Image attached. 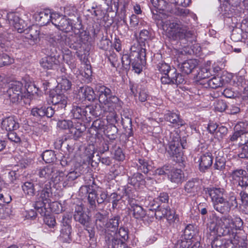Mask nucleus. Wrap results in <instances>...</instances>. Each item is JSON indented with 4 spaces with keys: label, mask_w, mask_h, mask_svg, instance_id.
Returning <instances> with one entry per match:
<instances>
[{
    "label": "nucleus",
    "mask_w": 248,
    "mask_h": 248,
    "mask_svg": "<svg viewBox=\"0 0 248 248\" xmlns=\"http://www.w3.org/2000/svg\"><path fill=\"white\" fill-rule=\"evenodd\" d=\"M150 2L153 7L151 8V10L153 15L157 14L158 11H164L167 8V3L164 0H150Z\"/></svg>",
    "instance_id": "2f4dec72"
},
{
    "label": "nucleus",
    "mask_w": 248,
    "mask_h": 248,
    "mask_svg": "<svg viewBox=\"0 0 248 248\" xmlns=\"http://www.w3.org/2000/svg\"><path fill=\"white\" fill-rule=\"evenodd\" d=\"M186 145V140H181L177 133H170V140L166 150L167 153L174 160L176 158L177 161H180L183 155L182 149H185Z\"/></svg>",
    "instance_id": "7ed1b4c3"
},
{
    "label": "nucleus",
    "mask_w": 248,
    "mask_h": 248,
    "mask_svg": "<svg viewBox=\"0 0 248 248\" xmlns=\"http://www.w3.org/2000/svg\"><path fill=\"white\" fill-rule=\"evenodd\" d=\"M111 236L110 238H115L117 239H120L119 237H121V240H123L124 242H125L128 238V234L127 230L126 229L121 227L119 229V232L118 233L115 232L113 235L110 234Z\"/></svg>",
    "instance_id": "49530a36"
},
{
    "label": "nucleus",
    "mask_w": 248,
    "mask_h": 248,
    "mask_svg": "<svg viewBox=\"0 0 248 248\" xmlns=\"http://www.w3.org/2000/svg\"><path fill=\"white\" fill-rule=\"evenodd\" d=\"M201 181L197 178H192L187 181L184 186L186 192L195 195L201 190Z\"/></svg>",
    "instance_id": "2eb2a0df"
},
{
    "label": "nucleus",
    "mask_w": 248,
    "mask_h": 248,
    "mask_svg": "<svg viewBox=\"0 0 248 248\" xmlns=\"http://www.w3.org/2000/svg\"><path fill=\"white\" fill-rule=\"evenodd\" d=\"M105 123L101 119H96L94 121L91 126V129L94 130H102L105 129Z\"/></svg>",
    "instance_id": "4d7b16f0"
},
{
    "label": "nucleus",
    "mask_w": 248,
    "mask_h": 248,
    "mask_svg": "<svg viewBox=\"0 0 248 248\" xmlns=\"http://www.w3.org/2000/svg\"><path fill=\"white\" fill-rule=\"evenodd\" d=\"M128 183L133 185L135 188H140L144 185L145 180L142 174L136 172L129 176Z\"/></svg>",
    "instance_id": "a878e982"
},
{
    "label": "nucleus",
    "mask_w": 248,
    "mask_h": 248,
    "mask_svg": "<svg viewBox=\"0 0 248 248\" xmlns=\"http://www.w3.org/2000/svg\"><path fill=\"white\" fill-rule=\"evenodd\" d=\"M120 217L116 216L109 219V221L106 223L105 227L108 232H111L113 234L118 230Z\"/></svg>",
    "instance_id": "72a5a7b5"
},
{
    "label": "nucleus",
    "mask_w": 248,
    "mask_h": 248,
    "mask_svg": "<svg viewBox=\"0 0 248 248\" xmlns=\"http://www.w3.org/2000/svg\"><path fill=\"white\" fill-rule=\"evenodd\" d=\"M167 29L169 37L173 40L186 39L192 42L195 39V35L193 32L188 31L187 27L179 22H172L168 24Z\"/></svg>",
    "instance_id": "f03ea898"
},
{
    "label": "nucleus",
    "mask_w": 248,
    "mask_h": 248,
    "mask_svg": "<svg viewBox=\"0 0 248 248\" xmlns=\"http://www.w3.org/2000/svg\"><path fill=\"white\" fill-rule=\"evenodd\" d=\"M59 171L52 165H49L40 169L38 175L40 178L51 179L54 183L55 178Z\"/></svg>",
    "instance_id": "ddd939ff"
},
{
    "label": "nucleus",
    "mask_w": 248,
    "mask_h": 248,
    "mask_svg": "<svg viewBox=\"0 0 248 248\" xmlns=\"http://www.w3.org/2000/svg\"><path fill=\"white\" fill-rule=\"evenodd\" d=\"M158 70L162 74L165 75L170 73L172 69L170 68V66L165 62H160L157 65Z\"/></svg>",
    "instance_id": "69168bd1"
},
{
    "label": "nucleus",
    "mask_w": 248,
    "mask_h": 248,
    "mask_svg": "<svg viewBox=\"0 0 248 248\" xmlns=\"http://www.w3.org/2000/svg\"><path fill=\"white\" fill-rule=\"evenodd\" d=\"M205 192L210 197L213 205L225 196V190L220 187H208L205 188Z\"/></svg>",
    "instance_id": "f8f14e48"
},
{
    "label": "nucleus",
    "mask_w": 248,
    "mask_h": 248,
    "mask_svg": "<svg viewBox=\"0 0 248 248\" xmlns=\"http://www.w3.org/2000/svg\"><path fill=\"white\" fill-rule=\"evenodd\" d=\"M51 102L54 105V110L55 109L64 108L67 104V97L62 94H56L52 97Z\"/></svg>",
    "instance_id": "4be33fe9"
},
{
    "label": "nucleus",
    "mask_w": 248,
    "mask_h": 248,
    "mask_svg": "<svg viewBox=\"0 0 248 248\" xmlns=\"http://www.w3.org/2000/svg\"><path fill=\"white\" fill-rule=\"evenodd\" d=\"M7 18L9 23L11 25L15 27L16 24H18L21 20L19 18L18 16L14 13H11L8 15Z\"/></svg>",
    "instance_id": "e2e57ef3"
},
{
    "label": "nucleus",
    "mask_w": 248,
    "mask_h": 248,
    "mask_svg": "<svg viewBox=\"0 0 248 248\" xmlns=\"http://www.w3.org/2000/svg\"><path fill=\"white\" fill-rule=\"evenodd\" d=\"M242 220L240 217L232 218L230 216L216 217L215 221L210 223L208 227L211 232L219 236H228L229 239H235L239 236L237 231L243 226Z\"/></svg>",
    "instance_id": "f257e3e1"
},
{
    "label": "nucleus",
    "mask_w": 248,
    "mask_h": 248,
    "mask_svg": "<svg viewBox=\"0 0 248 248\" xmlns=\"http://www.w3.org/2000/svg\"><path fill=\"white\" fill-rule=\"evenodd\" d=\"M169 179L177 185L181 184L184 179V173L180 169H172L168 175Z\"/></svg>",
    "instance_id": "b1692460"
},
{
    "label": "nucleus",
    "mask_w": 248,
    "mask_h": 248,
    "mask_svg": "<svg viewBox=\"0 0 248 248\" xmlns=\"http://www.w3.org/2000/svg\"><path fill=\"white\" fill-rule=\"evenodd\" d=\"M1 125L3 129L10 132L16 130L19 127L18 123L12 116L5 118L1 123Z\"/></svg>",
    "instance_id": "393cba45"
},
{
    "label": "nucleus",
    "mask_w": 248,
    "mask_h": 248,
    "mask_svg": "<svg viewBox=\"0 0 248 248\" xmlns=\"http://www.w3.org/2000/svg\"><path fill=\"white\" fill-rule=\"evenodd\" d=\"M95 223L96 228L100 230H103L106 226V218L105 216L100 212H97L94 216Z\"/></svg>",
    "instance_id": "a19ab883"
},
{
    "label": "nucleus",
    "mask_w": 248,
    "mask_h": 248,
    "mask_svg": "<svg viewBox=\"0 0 248 248\" xmlns=\"http://www.w3.org/2000/svg\"><path fill=\"white\" fill-rule=\"evenodd\" d=\"M53 13L49 10H45L34 14L33 17L36 21L41 26H45L49 23H52Z\"/></svg>",
    "instance_id": "4468645a"
},
{
    "label": "nucleus",
    "mask_w": 248,
    "mask_h": 248,
    "mask_svg": "<svg viewBox=\"0 0 248 248\" xmlns=\"http://www.w3.org/2000/svg\"><path fill=\"white\" fill-rule=\"evenodd\" d=\"M43 33L46 38L52 40V42L59 44L61 46L67 45L71 48L78 50V51H81V47L83 46V45H85L86 41H87L88 39V36L86 33H84L83 35L81 34L79 37L80 43L78 44L75 43V44H74L68 42L67 39H69V38H67L66 35L62 36L59 33H55L54 34L53 33L46 32V31Z\"/></svg>",
    "instance_id": "20e7f679"
},
{
    "label": "nucleus",
    "mask_w": 248,
    "mask_h": 248,
    "mask_svg": "<svg viewBox=\"0 0 248 248\" xmlns=\"http://www.w3.org/2000/svg\"><path fill=\"white\" fill-rule=\"evenodd\" d=\"M38 185L42 189L38 191V193L37 196L39 197L37 198L48 202L49 198L51 197L52 195L49 183L47 182L45 184L42 182H39Z\"/></svg>",
    "instance_id": "a211bd4d"
},
{
    "label": "nucleus",
    "mask_w": 248,
    "mask_h": 248,
    "mask_svg": "<svg viewBox=\"0 0 248 248\" xmlns=\"http://www.w3.org/2000/svg\"><path fill=\"white\" fill-rule=\"evenodd\" d=\"M131 92L133 94L139 92V100L142 102H145L148 97V94L145 90L142 89L141 85H133L131 87Z\"/></svg>",
    "instance_id": "58836bf2"
},
{
    "label": "nucleus",
    "mask_w": 248,
    "mask_h": 248,
    "mask_svg": "<svg viewBox=\"0 0 248 248\" xmlns=\"http://www.w3.org/2000/svg\"><path fill=\"white\" fill-rule=\"evenodd\" d=\"M213 157L210 153L202 155L199 160V170L201 172H205L209 169L213 164Z\"/></svg>",
    "instance_id": "412c9836"
},
{
    "label": "nucleus",
    "mask_w": 248,
    "mask_h": 248,
    "mask_svg": "<svg viewBox=\"0 0 248 248\" xmlns=\"http://www.w3.org/2000/svg\"><path fill=\"white\" fill-rule=\"evenodd\" d=\"M54 113L55 110H54V108H52L51 107H48L47 108L37 107L32 108L31 110V115L38 119L44 116L51 118Z\"/></svg>",
    "instance_id": "dca6fc26"
},
{
    "label": "nucleus",
    "mask_w": 248,
    "mask_h": 248,
    "mask_svg": "<svg viewBox=\"0 0 248 248\" xmlns=\"http://www.w3.org/2000/svg\"><path fill=\"white\" fill-rule=\"evenodd\" d=\"M118 132V128L114 125H109L107 129V136L110 139H115L116 138V134Z\"/></svg>",
    "instance_id": "680f3d73"
},
{
    "label": "nucleus",
    "mask_w": 248,
    "mask_h": 248,
    "mask_svg": "<svg viewBox=\"0 0 248 248\" xmlns=\"http://www.w3.org/2000/svg\"><path fill=\"white\" fill-rule=\"evenodd\" d=\"M71 117L76 119H83L87 116L86 107H81L77 103H74L71 110Z\"/></svg>",
    "instance_id": "5701e85b"
},
{
    "label": "nucleus",
    "mask_w": 248,
    "mask_h": 248,
    "mask_svg": "<svg viewBox=\"0 0 248 248\" xmlns=\"http://www.w3.org/2000/svg\"><path fill=\"white\" fill-rule=\"evenodd\" d=\"M58 59V56L50 55L42 59L40 63L44 69H52L59 64Z\"/></svg>",
    "instance_id": "6ab92c4d"
},
{
    "label": "nucleus",
    "mask_w": 248,
    "mask_h": 248,
    "mask_svg": "<svg viewBox=\"0 0 248 248\" xmlns=\"http://www.w3.org/2000/svg\"><path fill=\"white\" fill-rule=\"evenodd\" d=\"M122 102L115 95H113L102 105L103 112L108 113L106 115L108 120L113 122H117L118 116L115 109L119 110L122 107Z\"/></svg>",
    "instance_id": "423d86ee"
},
{
    "label": "nucleus",
    "mask_w": 248,
    "mask_h": 248,
    "mask_svg": "<svg viewBox=\"0 0 248 248\" xmlns=\"http://www.w3.org/2000/svg\"><path fill=\"white\" fill-rule=\"evenodd\" d=\"M22 83L19 81L11 84L6 93L4 94L5 100L12 103L17 102L22 97Z\"/></svg>",
    "instance_id": "6e6552de"
},
{
    "label": "nucleus",
    "mask_w": 248,
    "mask_h": 248,
    "mask_svg": "<svg viewBox=\"0 0 248 248\" xmlns=\"http://www.w3.org/2000/svg\"><path fill=\"white\" fill-rule=\"evenodd\" d=\"M73 123L72 121L70 120H62L59 121L57 123V126L62 129H69V131H70V128L73 125Z\"/></svg>",
    "instance_id": "052dcab7"
},
{
    "label": "nucleus",
    "mask_w": 248,
    "mask_h": 248,
    "mask_svg": "<svg viewBox=\"0 0 248 248\" xmlns=\"http://www.w3.org/2000/svg\"><path fill=\"white\" fill-rule=\"evenodd\" d=\"M237 246L241 247V248H246L244 238H241L240 236L236 237L235 239L228 238L224 248H235Z\"/></svg>",
    "instance_id": "cd10ccee"
},
{
    "label": "nucleus",
    "mask_w": 248,
    "mask_h": 248,
    "mask_svg": "<svg viewBox=\"0 0 248 248\" xmlns=\"http://www.w3.org/2000/svg\"><path fill=\"white\" fill-rule=\"evenodd\" d=\"M133 58H145L146 56V49L141 48L138 44H134L131 46L130 54H129Z\"/></svg>",
    "instance_id": "7c9ffc66"
},
{
    "label": "nucleus",
    "mask_w": 248,
    "mask_h": 248,
    "mask_svg": "<svg viewBox=\"0 0 248 248\" xmlns=\"http://www.w3.org/2000/svg\"><path fill=\"white\" fill-rule=\"evenodd\" d=\"M99 96L98 100L100 104L102 105L107 101L108 100L110 97L112 96V92L110 89L105 86L100 87L98 91Z\"/></svg>",
    "instance_id": "c756f323"
},
{
    "label": "nucleus",
    "mask_w": 248,
    "mask_h": 248,
    "mask_svg": "<svg viewBox=\"0 0 248 248\" xmlns=\"http://www.w3.org/2000/svg\"><path fill=\"white\" fill-rule=\"evenodd\" d=\"M176 71V69L175 68H172L171 70H170V73L168 74L164 75L161 78V81L162 83L166 84H172V78L171 77H173L172 74L174 73Z\"/></svg>",
    "instance_id": "bf43d9fd"
},
{
    "label": "nucleus",
    "mask_w": 248,
    "mask_h": 248,
    "mask_svg": "<svg viewBox=\"0 0 248 248\" xmlns=\"http://www.w3.org/2000/svg\"><path fill=\"white\" fill-rule=\"evenodd\" d=\"M197 64L198 62L196 60L190 59L181 63L180 65V69L182 72L187 75L192 72Z\"/></svg>",
    "instance_id": "bb28decb"
},
{
    "label": "nucleus",
    "mask_w": 248,
    "mask_h": 248,
    "mask_svg": "<svg viewBox=\"0 0 248 248\" xmlns=\"http://www.w3.org/2000/svg\"><path fill=\"white\" fill-rule=\"evenodd\" d=\"M227 240L221 237H216L211 243L213 248H224Z\"/></svg>",
    "instance_id": "603ef678"
},
{
    "label": "nucleus",
    "mask_w": 248,
    "mask_h": 248,
    "mask_svg": "<svg viewBox=\"0 0 248 248\" xmlns=\"http://www.w3.org/2000/svg\"><path fill=\"white\" fill-rule=\"evenodd\" d=\"M45 201L37 198V200L33 204L34 209L42 216L46 215V208Z\"/></svg>",
    "instance_id": "37998d69"
},
{
    "label": "nucleus",
    "mask_w": 248,
    "mask_h": 248,
    "mask_svg": "<svg viewBox=\"0 0 248 248\" xmlns=\"http://www.w3.org/2000/svg\"><path fill=\"white\" fill-rule=\"evenodd\" d=\"M24 32L26 34L25 38L32 41L37 40L39 35V31L36 27L34 26L30 27L26 29V31Z\"/></svg>",
    "instance_id": "79ce46f5"
},
{
    "label": "nucleus",
    "mask_w": 248,
    "mask_h": 248,
    "mask_svg": "<svg viewBox=\"0 0 248 248\" xmlns=\"http://www.w3.org/2000/svg\"><path fill=\"white\" fill-rule=\"evenodd\" d=\"M22 189L24 194L29 197H33L35 194L34 183L31 181H27L22 185Z\"/></svg>",
    "instance_id": "4c0bfd02"
},
{
    "label": "nucleus",
    "mask_w": 248,
    "mask_h": 248,
    "mask_svg": "<svg viewBox=\"0 0 248 248\" xmlns=\"http://www.w3.org/2000/svg\"><path fill=\"white\" fill-rule=\"evenodd\" d=\"M157 207V209L155 213L156 218H161L163 217H166L167 214L170 213V211L166 207L162 208L160 205H158Z\"/></svg>",
    "instance_id": "5fc2aeb1"
},
{
    "label": "nucleus",
    "mask_w": 248,
    "mask_h": 248,
    "mask_svg": "<svg viewBox=\"0 0 248 248\" xmlns=\"http://www.w3.org/2000/svg\"><path fill=\"white\" fill-rule=\"evenodd\" d=\"M151 163V161L147 159L140 158L137 163V170L144 173H147L152 169Z\"/></svg>",
    "instance_id": "f704fd0d"
},
{
    "label": "nucleus",
    "mask_w": 248,
    "mask_h": 248,
    "mask_svg": "<svg viewBox=\"0 0 248 248\" xmlns=\"http://www.w3.org/2000/svg\"><path fill=\"white\" fill-rule=\"evenodd\" d=\"M164 118L166 121L177 126H182L184 124V122L180 119L179 116L175 113L169 112L165 114Z\"/></svg>",
    "instance_id": "e433bc0d"
},
{
    "label": "nucleus",
    "mask_w": 248,
    "mask_h": 248,
    "mask_svg": "<svg viewBox=\"0 0 248 248\" xmlns=\"http://www.w3.org/2000/svg\"><path fill=\"white\" fill-rule=\"evenodd\" d=\"M43 159L46 163H50L55 161L56 159L55 155L52 150H46L42 155Z\"/></svg>",
    "instance_id": "8fccbe9b"
},
{
    "label": "nucleus",
    "mask_w": 248,
    "mask_h": 248,
    "mask_svg": "<svg viewBox=\"0 0 248 248\" xmlns=\"http://www.w3.org/2000/svg\"><path fill=\"white\" fill-rule=\"evenodd\" d=\"M106 241L108 242L109 248H129L123 240L121 239L110 238L108 236Z\"/></svg>",
    "instance_id": "c9c22d12"
},
{
    "label": "nucleus",
    "mask_w": 248,
    "mask_h": 248,
    "mask_svg": "<svg viewBox=\"0 0 248 248\" xmlns=\"http://www.w3.org/2000/svg\"><path fill=\"white\" fill-rule=\"evenodd\" d=\"M214 209L217 212L222 214H227L232 208H235L238 206L236 196L233 194L230 195L228 199L225 197L218 201L213 205Z\"/></svg>",
    "instance_id": "0eeeda50"
},
{
    "label": "nucleus",
    "mask_w": 248,
    "mask_h": 248,
    "mask_svg": "<svg viewBox=\"0 0 248 248\" xmlns=\"http://www.w3.org/2000/svg\"><path fill=\"white\" fill-rule=\"evenodd\" d=\"M86 129L85 125L80 122H74L70 128V134L75 140L81 138L84 134Z\"/></svg>",
    "instance_id": "aec40b11"
},
{
    "label": "nucleus",
    "mask_w": 248,
    "mask_h": 248,
    "mask_svg": "<svg viewBox=\"0 0 248 248\" xmlns=\"http://www.w3.org/2000/svg\"><path fill=\"white\" fill-rule=\"evenodd\" d=\"M74 218L76 221L79 222L83 226H88L89 225L90 218L83 212V207L81 205H76L75 206Z\"/></svg>",
    "instance_id": "f3484780"
},
{
    "label": "nucleus",
    "mask_w": 248,
    "mask_h": 248,
    "mask_svg": "<svg viewBox=\"0 0 248 248\" xmlns=\"http://www.w3.org/2000/svg\"><path fill=\"white\" fill-rule=\"evenodd\" d=\"M130 27L135 29H137V28H140V26L143 23L142 21L139 23V20L137 16L135 15H132L130 16Z\"/></svg>",
    "instance_id": "774afa93"
},
{
    "label": "nucleus",
    "mask_w": 248,
    "mask_h": 248,
    "mask_svg": "<svg viewBox=\"0 0 248 248\" xmlns=\"http://www.w3.org/2000/svg\"><path fill=\"white\" fill-rule=\"evenodd\" d=\"M87 116L88 115V112H89L92 116L95 117H99L102 115H107V112H104L102 105L97 106H86Z\"/></svg>",
    "instance_id": "473e14b6"
},
{
    "label": "nucleus",
    "mask_w": 248,
    "mask_h": 248,
    "mask_svg": "<svg viewBox=\"0 0 248 248\" xmlns=\"http://www.w3.org/2000/svg\"><path fill=\"white\" fill-rule=\"evenodd\" d=\"M79 95H82V98L88 101H93L95 99V94L93 88L85 86L80 88L78 92Z\"/></svg>",
    "instance_id": "c85d7f7f"
},
{
    "label": "nucleus",
    "mask_w": 248,
    "mask_h": 248,
    "mask_svg": "<svg viewBox=\"0 0 248 248\" xmlns=\"http://www.w3.org/2000/svg\"><path fill=\"white\" fill-rule=\"evenodd\" d=\"M145 58H134V60L132 62V66L134 70H135V72L140 73L141 71V65L142 64V61L144 60Z\"/></svg>",
    "instance_id": "6e6d98bb"
},
{
    "label": "nucleus",
    "mask_w": 248,
    "mask_h": 248,
    "mask_svg": "<svg viewBox=\"0 0 248 248\" xmlns=\"http://www.w3.org/2000/svg\"><path fill=\"white\" fill-rule=\"evenodd\" d=\"M97 189L93 188L90 193L88 194V202L90 204L91 208H95L96 207V201L97 202Z\"/></svg>",
    "instance_id": "de8ad7c7"
},
{
    "label": "nucleus",
    "mask_w": 248,
    "mask_h": 248,
    "mask_svg": "<svg viewBox=\"0 0 248 248\" xmlns=\"http://www.w3.org/2000/svg\"><path fill=\"white\" fill-rule=\"evenodd\" d=\"M52 24L59 30L66 32L73 29L71 21L65 16L57 13H53Z\"/></svg>",
    "instance_id": "1a4fd4ad"
},
{
    "label": "nucleus",
    "mask_w": 248,
    "mask_h": 248,
    "mask_svg": "<svg viewBox=\"0 0 248 248\" xmlns=\"http://www.w3.org/2000/svg\"><path fill=\"white\" fill-rule=\"evenodd\" d=\"M70 222L71 219L69 217L64 216L62 217L60 238L63 242L70 243L71 241L72 228Z\"/></svg>",
    "instance_id": "9b49d317"
},
{
    "label": "nucleus",
    "mask_w": 248,
    "mask_h": 248,
    "mask_svg": "<svg viewBox=\"0 0 248 248\" xmlns=\"http://www.w3.org/2000/svg\"><path fill=\"white\" fill-rule=\"evenodd\" d=\"M121 196L116 193H111L108 198L107 201L108 202H112V208H115L118 204V202L121 199Z\"/></svg>",
    "instance_id": "13d9d810"
},
{
    "label": "nucleus",
    "mask_w": 248,
    "mask_h": 248,
    "mask_svg": "<svg viewBox=\"0 0 248 248\" xmlns=\"http://www.w3.org/2000/svg\"><path fill=\"white\" fill-rule=\"evenodd\" d=\"M134 60V58L131 57L130 55L127 54H124L122 57V66L125 70H129L130 67V64Z\"/></svg>",
    "instance_id": "3c124183"
},
{
    "label": "nucleus",
    "mask_w": 248,
    "mask_h": 248,
    "mask_svg": "<svg viewBox=\"0 0 248 248\" xmlns=\"http://www.w3.org/2000/svg\"><path fill=\"white\" fill-rule=\"evenodd\" d=\"M226 159L222 155H218L215 158L214 168L215 169L222 170L225 168Z\"/></svg>",
    "instance_id": "09e8293b"
},
{
    "label": "nucleus",
    "mask_w": 248,
    "mask_h": 248,
    "mask_svg": "<svg viewBox=\"0 0 248 248\" xmlns=\"http://www.w3.org/2000/svg\"><path fill=\"white\" fill-rule=\"evenodd\" d=\"M246 174L245 170L240 169L233 170L232 173V177L233 180H236L239 182L243 177Z\"/></svg>",
    "instance_id": "0e129e2a"
},
{
    "label": "nucleus",
    "mask_w": 248,
    "mask_h": 248,
    "mask_svg": "<svg viewBox=\"0 0 248 248\" xmlns=\"http://www.w3.org/2000/svg\"><path fill=\"white\" fill-rule=\"evenodd\" d=\"M96 189L97 195H99V197H97V202L98 204H101L103 203L105 200L107 201L108 197L107 192L100 187H97Z\"/></svg>",
    "instance_id": "864d4df0"
},
{
    "label": "nucleus",
    "mask_w": 248,
    "mask_h": 248,
    "mask_svg": "<svg viewBox=\"0 0 248 248\" xmlns=\"http://www.w3.org/2000/svg\"><path fill=\"white\" fill-rule=\"evenodd\" d=\"M131 210L133 211V216L137 219H142L146 215V211L142 207L138 204H133L131 205Z\"/></svg>",
    "instance_id": "ea45409f"
},
{
    "label": "nucleus",
    "mask_w": 248,
    "mask_h": 248,
    "mask_svg": "<svg viewBox=\"0 0 248 248\" xmlns=\"http://www.w3.org/2000/svg\"><path fill=\"white\" fill-rule=\"evenodd\" d=\"M8 45V41L4 36L0 34V67L10 64L13 62V60L4 53L7 50Z\"/></svg>",
    "instance_id": "9d476101"
},
{
    "label": "nucleus",
    "mask_w": 248,
    "mask_h": 248,
    "mask_svg": "<svg viewBox=\"0 0 248 248\" xmlns=\"http://www.w3.org/2000/svg\"><path fill=\"white\" fill-rule=\"evenodd\" d=\"M211 75L210 70L207 67H202L198 73V76L201 79L208 78Z\"/></svg>",
    "instance_id": "338daca9"
},
{
    "label": "nucleus",
    "mask_w": 248,
    "mask_h": 248,
    "mask_svg": "<svg viewBox=\"0 0 248 248\" xmlns=\"http://www.w3.org/2000/svg\"><path fill=\"white\" fill-rule=\"evenodd\" d=\"M208 84L211 88L216 89L222 86L224 84V81L220 77H215L209 79Z\"/></svg>",
    "instance_id": "a18cd8bd"
},
{
    "label": "nucleus",
    "mask_w": 248,
    "mask_h": 248,
    "mask_svg": "<svg viewBox=\"0 0 248 248\" xmlns=\"http://www.w3.org/2000/svg\"><path fill=\"white\" fill-rule=\"evenodd\" d=\"M122 124L125 129L126 134L129 137L133 135L132 120L129 117H125L122 119Z\"/></svg>",
    "instance_id": "c03bdc74"
},
{
    "label": "nucleus",
    "mask_w": 248,
    "mask_h": 248,
    "mask_svg": "<svg viewBox=\"0 0 248 248\" xmlns=\"http://www.w3.org/2000/svg\"><path fill=\"white\" fill-rule=\"evenodd\" d=\"M83 169L82 166H80L66 175L63 172L59 171L58 175L55 176L54 184L62 183L64 187L71 186L73 185V181L83 173Z\"/></svg>",
    "instance_id": "39448f33"
}]
</instances>
